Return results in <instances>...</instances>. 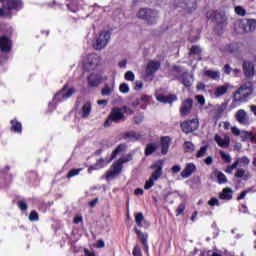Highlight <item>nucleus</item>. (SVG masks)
I'll use <instances>...</instances> for the list:
<instances>
[{
	"label": "nucleus",
	"mask_w": 256,
	"mask_h": 256,
	"mask_svg": "<svg viewBox=\"0 0 256 256\" xmlns=\"http://www.w3.org/2000/svg\"><path fill=\"white\" fill-rule=\"evenodd\" d=\"M78 173H81V169H74L71 170L68 174H67V178L71 179V177H75Z\"/></svg>",
	"instance_id": "53"
},
{
	"label": "nucleus",
	"mask_w": 256,
	"mask_h": 256,
	"mask_svg": "<svg viewBox=\"0 0 256 256\" xmlns=\"http://www.w3.org/2000/svg\"><path fill=\"white\" fill-rule=\"evenodd\" d=\"M151 169H156L150 179L157 181V179H159V177H161V175H163V167H161V165H153L151 166Z\"/></svg>",
	"instance_id": "27"
},
{
	"label": "nucleus",
	"mask_w": 256,
	"mask_h": 256,
	"mask_svg": "<svg viewBox=\"0 0 256 256\" xmlns=\"http://www.w3.org/2000/svg\"><path fill=\"white\" fill-rule=\"evenodd\" d=\"M109 41H111V33L109 31L101 32L94 41L93 47L96 51H101V49L107 47Z\"/></svg>",
	"instance_id": "5"
},
{
	"label": "nucleus",
	"mask_w": 256,
	"mask_h": 256,
	"mask_svg": "<svg viewBox=\"0 0 256 256\" xmlns=\"http://www.w3.org/2000/svg\"><path fill=\"white\" fill-rule=\"evenodd\" d=\"M0 51H2V53H9L11 51V40H9V37H0Z\"/></svg>",
	"instance_id": "15"
},
{
	"label": "nucleus",
	"mask_w": 256,
	"mask_h": 256,
	"mask_svg": "<svg viewBox=\"0 0 256 256\" xmlns=\"http://www.w3.org/2000/svg\"><path fill=\"white\" fill-rule=\"evenodd\" d=\"M114 90H115V86L114 85L109 86L108 84H106L104 86V88L102 89V95L109 96V95H111V93H113Z\"/></svg>",
	"instance_id": "37"
},
{
	"label": "nucleus",
	"mask_w": 256,
	"mask_h": 256,
	"mask_svg": "<svg viewBox=\"0 0 256 256\" xmlns=\"http://www.w3.org/2000/svg\"><path fill=\"white\" fill-rule=\"evenodd\" d=\"M192 55H199L201 53V48L199 46H193L190 50Z\"/></svg>",
	"instance_id": "54"
},
{
	"label": "nucleus",
	"mask_w": 256,
	"mask_h": 256,
	"mask_svg": "<svg viewBox=\"0 0 256 256\" xmlns=\"http://www.w3.org/2000/svg\"><path fill=\"white\" fill-rule=\"evenodd\" d=\"M29 221H39V214L37 211L33 210L30 212Z\"/></svg>",
	"instance_id": "47"
},
{
	"label": "nucleus",
	"mask_w": 256,
	"mask_h": 256,
	"mask_svg": "<svg viewBox=\"0 0 256 256\" xmlns=\"http://www.w3.org/2000/svg\"><path fill=\"white\" fill-rule=\"evenodd\" d=\"M204 75L206 77H209V79H213L214 81L219 79L221 77V73L219 71H213V70H204Z\"/></svg>",
	"instance_id": "31"
},
{
	"label": "nucleus",
	"mask_w": 256,
	"mask_h": 256,
	"mask_svg": "<svg viewBox=\"0 0 256 256\" xmlns=\"http://www.w3.org/2000/svg\"><path fill=\"white\" fill-rule=\"evenodd\" d=\"M125 113L128 115H133V111L130 109L124 108H114L112 109L108 119L105 121L104 126L111 127V123H118V121H123L125 119Z\"/></svg>",
	"instance_id": "2"
},
{
	"label": "nucleus",
	"mask_w": 256,
	"mask_h": 256,
	"mask_svg": "<svg viewBox=\"0 0 256 256\" xmlns=\"http://www.w3.org/2000/svg\"><path fill=\"white\" fill-rule=\"evenodd\" d=\"M220 155H221V158L223 159V161H225V163H231V161H232L231 155H229L223 151H220Z\"/></svg>",
	"instance_id": "45"
},
{
	"label": "nucleus",
	"mask_w": 256,
	"mask_h": 256,
	"mask_svg": "<svg viewBox=\"0 0 256 256\" xmlns=\"http://www.w3.org/2000/svg\"><path fill=\"white\" fill-rule=\"evenodd\" d=\"M184 149L187 153H193V151H195V145L187 141L184 143Z\"/></svg>",
	"instance_id": "39"
},
{
	"label": "nucleus",
	"mask_w": 256,
	"mask_h": 256,
	"mask_svg": "<svg viewBox=\"0 0 256 256\" xmlns=\"http://www.w3.org/2000/svg\"><path fill=\"white\" fill-rule=\"evenodd\" d=\"M17 205L21 211H27V209H29V206L25 200L18 201Z\"/></svg>",
	"instance_id": "42"
},
{
	"label": "nucleus",
	"mask_w": 256,
	"mask_h": 256,
	"mask_svg": "<svg viewBox=\"0 0 256 256\" xmlns=\"http://www.w3.org/2000/svg\"><path fill=\"white\" fill-rule=\"evenodd\" d=\"M234 177H236V179H246L247 180V179L251 178V172L245 170L244 168H236Z\"/></svg>",
	"instance_id": "21"
},
{
	"label": "nucleus",
	"mask_w": 256,
	"mask_h": 256,
	"mask_svg": "<svg viewBox=\"0 0 256 256\" xmlns=\"http://www.w3.org/2000/svg\"><path fill=\"white\" fill-rule=\"evenodd\" d=\"M229 89H231V85L228 83L219 85L214 89L213 95L214 97H216V99H218L219 97H223V95H226Z\"/></svg>",
	"instance_id": "12"
},
{
	"label": "nucleus",
	"mask_w": 256,
	"mask_h": 256,
	"mask_svg": "<svg viewBox=\"0 0 256 256\" xmlns=\"http://www.w3.org/2000/svg\"><path fill=\"white\" fill-rule=\"evenodd\" d=\"M126 81H135V73L133 71H127L124 75Z\"/></svg>",
	"instance_id": "44"
},
{
	"label": "nucleus",
	"mask_w": 256,
	"mask_h": 256,
	"mask_svg": "<svg viewBox=\"0 0 256 256\" xmlns=\"http://www.w3.org/2000/svg\"><path fill=\"white\" fill-rule=\"evenodd\" d=\"M191 109H193V100L187 99L182 103V106L180 108L181 115H189L191 113Z\"/></svg>",
	"instance_id": "17"
},
{
	"label": "nucleus",
	"mask_w": 256,
	"mask_h": 256,
	"mask_svg": "<svg viewBox=\"0 0 256 256\" xmlns=\"http://www.w3.org/2000/svg\"><path fill=\"white\" fill-rule=\"evenodd\" d=\"M234 163L236 164V167H248V165L251 163V160L247 156H242L237 158Z\"/></svg>",
	"instance_id": "30"
},
{
	"label": "nucleus",
	"mask_w": 256,
	"mask_h": 256,
	"mask_svg": "<svg viewBox=\"0 0 256 256\" xmlns=\"http://www.w3.org/2000/svg\"><path fill=\"white\" fill-rule=\"evenodd\" d=\"M177 215L179 216V215H181V214H183V211H185V204H180L179 206H178V208H177Z\"/></svg>",
	"instance_id": "58"
},
{
	"label": "nucleus",
	"mask_w": 256,
	"mask_h": 256,
	"mask_svg": "<svg viewBox=\"0 0 256 256\" xmlns=\"http://www.w3.org/2000/svg\"><path fill=\"white\" fill-rule=\"evenodd\" d=\"M251 93H253L251 87L241 86L234 94V101L243 103Z\"/></svg>",
	"instance_id": "6"
},
{
	"label": "nucleus",
	"mask_w": 256,
	"mask_h": 256,
	"mask_svg": "<svg viewBox=\"0 0 256 256\" xmlns=\"http://www.w3.org/2000/svg\"><path fill=\"white\" fill-rule=\"evenodd\" d=\"M101 83H103V76H101V73H92L88 77L89 87H98Z\"/></svg>",
	"instance_id": "10"
},
{
	"label": "nucleus",
	"mask_w": 256,
	"mask_h": 256,
	"mask_svg": "<svg viewBox=\"0 0 256 256\" xmlns=\"http://www.w3.org/2000/svg\"><path fill=\"white\" fill-rule=\"evenodd\" d=\"M141 101H143V103H149L151 101V97L144 95L141 97Z\"/></svg>",
	"instance_id": "61"
},
{
	"label": "nucleus",
	"mask_w": 256,
	"mask_h": 256,
	"mask_svg": "<svg viewBox=\"0 0 256 256\" xmlns=\"http://www.w3.org/2000/svg\"><path fill=\"white\" fill-rule=\"evenodd\" d=\"M91 113V102H86L82 107V117L87 119Z\"/></svg>",
	"instance_id": "33"
},
{
	"label": "nucleus",
	"mask_w": 256,
	"mask_h": 256,
	"mask_svg": "<svg viewBox=\"0 0 256 256\" xmlns=\"http://www.w3.org/2000/svg\"><path fill=\"white\" fill-rule=\"evenodd\" d=\"M219 199L231 201L233 199V189L226 187L219 193Z\"/></svg>",
	"instance_id": "20"
},
{
	"label": "nucleus",
	"mask_w": 256,
	"mask_h": 256,
	"mask_svg": "<svg viewBox=\"0 0 256 256\" xmlns=\"http://www.w3.org/2000/svg\"><path fill=\"white\" fill-rule=\"evenodd\" d=\"M156 99L160 103H173V101H177V96H175V95H169V96L158 95V96H156Z\"/></svg>",
	"instance_id": "29"
},
{
	"label": "nucleus",
	"mask_w": 256,
	"mask_h": 256,
	"mask_svg": "<svg viewBox=\"0 0 256 256\" xmlns=\"http://www.w3.org/2000/svg\"><path fill=\"white\" fill-rule=\"evenodd\" d=\"M204 163H206V165H211L213 163V157L208 156L206 159H204Z\"/></svg>",
	"instance_id": "62"
},
{
	"label": "nucleus",
	"mask_w": 256,
	"mask_h": 256,
	"mask_svg": "<svg viewBox=\"0 0 256 256\" xmlns=\"http://www.w3.org/2000/svg\"><path fill=\"white\" fill-rule=\"evenodd\" d=\"M171 170H172V173H174L175 175H177V173H179V172L181 171V166H179V165H174Z\"/></svg>",
	"instance_id": "60"
},
{
	"label": "nucleus",
	"mask_w": 256,
	"mask_h": 256,
	"mask_svg": "<svg viewBox=\"0 0 256 256\" xmlns=\"http://www.w3.org/2000/svg\"><path fill=\"white\" fill-rule=\"evenodd\" d=\"M143 221H145V217L143 213L139 212L135 214V222L138 227H143Z\"/></svg>",
	"instance_id": "36"
},
{
	"label": "nucleus",
	"mask_w": 256,
	"mask_h": 256,
	"mask_svg": "<svg viewBox=\"0 0 256 256\" xmlns=\"http://www.w3.org/2000/svg\"><path fill=\"white\" fill-rule=\"evenodd\" d=\"M10 125H11L10 131L12 133H18L19 135L23 133V124L19 122L17 118L10 120Z\"/></svg>",
	"instance_id": "16"
},
{
	"label": "nucleus",
	"mask_w": 256,
	"mask_h": 256,
	"mask_svg": "<svg viewBox=\"0 0 256 256\" xmlns=\"http://www.w3.org/2000/svg\"><path fill=\"white\" fill-rule=\"evenodd\" d=\"M243 68H244V73L246 77H253L255 73V67L253 66V63L244 62Z\"/></svg>",
	"instance_id": "26"
},
{
	"label": "nucleus",
	"mask_w": 256,
	"mask_h": 256,
	"mask_svg": "<svg viewBox=\"0 0 256 256\" xmlns=\"http://www.w3.org/2000/svg\"><path fill=\"white\" fill-rule=\"evenodd\" d=\"M247 27H248V33L251 31H255L256 29V20H246Z\"/></svg>",
	"instance_id": "40"
},
{
	"label": "nucleus",
	"mask_w": 256,
	"mask_h": 256,
	"mask_svg": "<svg viewBox=\"0 0 256 256\" xmlns=\"http://www.w3.org/2000/svg\"><path fill=\"white\" fill-rule=\"evenodd\" d=\"M132 255L133 256H143V254L141 253V247L136 244L133 251H132Z\"/></svg>",
	"instance_id": "48"
},
{
	"label": "nucleus",
	"mask_w": 256,
	"mask_h": 256,
	"mask_svg": "<svg viewBox=\"0 0 256 256\" xmlns=\"http://www.w3.org/2000/svg\"><path fill=\"white\" fill-rule=\"evenodd\" d=\"M133 159L131 154L125 155L123 158H120L118 161L114 162L111 168L106 172V179L110 181V179H115L121 171H123V163H129Z\"/></svg>",
	"instance_id": "1"
},
{
	"label": "nucleus",
	"mask_w": 256,
	"mask_h": 256,
	"mask_svg": "<svg viewBox=\"0 0 256 256\" xmlns=\"http://www.w3.org/2000/svg\"><path fill=\"white\" fill-rule=\"evenodd\" d=\"M237 164L234 162L232 165H229L225 169V173H228V175H231L233 173L234 169H237Z\"/></svg>",
	"instance_id": "50"
},
{
	"label": "nucleus",
	"mask_w": 256,
	"mask_h": 256,
	"mask_svg": "<svg viewBox=\"0 0 256 256\" xmlns=\"http://www.w3.org/2000/svg\"><path fill=\"white\" fill-rule=\"evenodd\" d=\"M73 93H75V88H70V89H68V91L66 92L65 97H71V95H73Z\"/></svg>",
	"instance_id": "63"
},
{
	"label": "nucleus",
	"mask_w": 256,
	"mask_h": 256,
	"mask_svg": "<svg viewBox=\"0 0 256 256\" xmlns=\"http://www.w3.org/2000/svg\"><path fill=\"white\" fill-rule=\"evenodd\" d=\"M135 91H140V89H143V82H135V86H134Z\"/></svg>",
	"instance_id": "59"
},
{
	"label": "nucleus",
	"mask_w": 256,
	"mask_h": 256,
	"mask_svg": "<svg viewBox=\"0 0 256 256\" xmlns=\"http://www.w3.org/2000/svg\"><path fill=\"white\" fill-rule=\"evenodd\" d=\"M181 81L185 87H191V85H193V76L190 74H184Z\"/></svg>",
	"instance_id": "32"
},
{
	"label": "nucleus",
	"mask_w": 256,
	"mask_h": 256,
	"mask_svg": "<svg viewBox=\"0 0 256 256\" xmlns=\"http://www.w3.org/2000/svg\"><path fill=\"white\" fill-rule=\"evenodd\" d=\"M100 63L101 58L95 54H91L84 63V69L87 71H95Z\"/></svg>",
	"instance_id": "7"
},
{
	"label": "nucleus",
	"mask_w": 256,
	"mask_h": 256,
	"mask_svg": "<svg viewBox=\"0 0 256 256\" xmlns=\"http://www.w3.org/2000/svg\"><path fill=\"white\" fill-rule=\"evenodd\" d=\"M157 151V144L155 143H150L146 146L145 149V154L146 155H152V153H155Z\"/></svg>",
	"instance_id": "35"
},
{
	"label": "nucleus",
	"mask_w": 256,
	"mask_h": 256,
	"mask_svg": "<svg viewBox=\"0 0 256 256\" xmlns=\"http://www.w3.org/2000/svg\"><path fill=\"white\" fill-rule=\"evenodd\" d=\"M161 67V63L159 61H150L146 68L147 75H153L157 69Z\"/></svg>",
	"instance_id": "23"
},
{
	"label": "nucleus",
	"mask_w": 256,
	"mask_h": 256,
	"mask_svg": "<svg viewBox=\"0 0 256 256\" xmlns=\"http://www.w3.org/2000/svg\"><path fill=\"white\" fill-rule=\"evenodd\" d=\"M237 50V45H235V44H232V45H229L228 47H227V53H235V51Z\"/></svg>",
	"instance_id": "56"
},
{
	"label": "nucleus",
	"mask_w": 256,
	"mask_h": 256,
	"mask_svg": "<svg viewBox=\"0 0 256 256\" xmlns=\"http://www.w3.org/2000/svg\"><path fill=\"white\" fill-rule=\"evenodd\" d=\"M195 99L197 103H199L200 107H203V105H205V97L203 95H196Z\"/></svg>",
	"instance_id": "51"
},
{
	"label": "nucleus",
	"mask_w": 256,
	"mask_h": 256,
	"mask_svg": "<svg viewBox=\"0 0 256 256\" xmlns=\"http://www.w3.org/2000/svg\"><path fill=\"white\" fill-rule=\"evenodd\" d=\"M197 171V166H195L194 163H188L186 164V167L181 172L182 179H188V177H191L193 173Z\"/></svg>",
	"instance_id": "14"
},
{
	"label": "nucleus",
	"mask_w": 256,
	"mask_h": 256,
	"mask_svg": "<svg viewBox=\"0 0 256 256\" xmlns=\"http://www.w3.org/2000/svg\"><path fill=\"white\" fill-rule=\"evenodd\" d=\"M213 175H214V177L217 178V183H219V185H223V184L227 183V181H228L227 176L219 170H215L213 172Z\"/></svg>",
	"instance_id": "28"
},
{
	"label": "nucleus",
	"mask_w": 256,
	"mask_h": 256,
	"mask_svg": "<svg viewBox=\"0 0 256 256\" xmlns=\"http://www.w3.org/2000/svg\"><path fill=\"white\" fill-rule=\"evenodd\" d=\"M94 247H96L97 249H103V247H105V242L103 240H98Z\"/></svg>",
	"instance_id": "57"
},
{
	"label": "nucleus",
	"mask_w": 256,
	"mask_h": 256,
	"mask_svg": "<svg viewBox=\"0 0 256 256\" xmlns=\"http://www.w3.org/2000/svg\"><path fill=\"white\" fill-rule=\"evenodd\" d=\"M181 127L184 133H192V131H196L199 128V122L197 120H188L183 122Z\"/></svg>",
	"instance_id": "9"
},
{
	"label": "nucleus",
	"mask_w": 256,
	"mask_h": 256,
	"mask_svg": "<svg viewBox=\"0 0 256 256\" xmlns=\"http://www.w3.org/2000/svg\"><path fill=\"white\" fill-rule=\"evenodd\" d=\"M231 132L233 135H236V137H239V136L241 137V130L238 127L236 126L231 127Z\"/></svg>",
	"instance_id": "55"
},
{
	"label": "nucleus",
	"mask_w": 256,
	"mask_h": 256,
	"mask_svg": "<svg viewBox=\"0 0 256 256\" xmlns=\"http://www.w3.org/2000/svg\"><path fill=\"white\" fill-rule=\"evenodd\" d=\"M214 139L218 147H229V144L231 143V138H229V136L221 137L220 135L216 134Z\"/></svg>",
	"instance_id": "19"
},
{
	"label": "nucleus",
	"mask_w": 256,
	"mask_h": 256,
	"mask_svg": "<svg viewBox=\"0 0 256 256\" xmlns=\"http://www.w3.org/2000/svg\"><path fill=\"white\" fill-rule=\"evenodd\" d=\"M134 231L137 234L138 239H140L141 243L144 245L146 252L149 251V245L147 244V239L149 236L147 234L141 232V230H139L137 228H135Z\"/></svg>",
	"instance_id": "24"
},
{
	"label": "nucleus",
	"mask_w": 256,
	"mask_h": 256,
	"mask_svg": "<svg viewBox=\"0 0 256 256\" xmlns=\"http://www.w3.org/2000/svg\"><path fill=\"white\" fill-rule=\"evenodd\" d=\"M63 101H65V86H63L61 90L55 94L52 102L48 104L49 110L53 111V109H55V105H57V103H63Z\"/></svg>",
	"instance_id": "8"
},
{
	"label": "nucleus",
	"mask_w": 256,
	"mask_h": 256,
	"mask_svg": "<svg viewBox=\"0 0 256 256\" xmlns=\"http://www.w3.org/2000/svg\"><path fill=\"white\" fill-rule=\"evenodd\" d=\"M170 143H171V138H169L168 136H165V137L161 138V152H162V155H167V153L169 151Z\"/></svg>",
	"instance_id": "25"
},
{
	"label": "nucleus",
	"mask_w": 256,
	"mask_h": 256,
	"mask_svg": "<svg viewBox=\"0 0 256 256\" xmlns=\"http://www.w3.org/2000/svg\"><path fill=\"white\" fill-rule=\"evenodd\" d=\"M123 151H125V145L121 144L112 152L111 158L109 160H105L103 158L98 159L93 166L88 168V173H92V171L97 169H103V167H107L109 163H111V161H113L117 155L123 153Z\"/></svg>",
	"instance_id": "3"
},
{
	"label": "nucleus",
	"mask_w": 256,
	"mask_h": 256,
	"mask_svg": "<svg viewBox=\"0 0 256 256\" xmlns=\"http://www.w3.org/2000/svg\"><path fill=\"white\" fill-rule=\"evenodd\" d=\"M235 13L240 17H245V15H247V11H245V8H243V6H236Z\"/></svg>",
	"instance_id": "41"
},
{
	"label": "nucleus",
	"mask_w": 256,
	"mask_h": 256,
	"mask_svg": "<svg viewBox=\"0 0 256 256\" xmlns=\"http://www.w3.org/2000/svg\"><path fill=\"white\" fill-rule=\"evenodd\" d=\"M7 11L21 9V0H8L3 6Z\"/></svg>",
	"instance_id": "18"
},
{
	"label": "nucleus",
	"mask_w": 256,
	"mask_h": 256,
	"mask_svg": "<svg viewBox=\"0 0 256 256\" xmlns=\"http://www.w3.org/2000/svg\"><path fill=\"white\" fill-rule=\"evenodd\" d=\"M210 207H219V199L213 197L208 201Z\"/></svg>",
	"instance_id": "49"
},
{
	"label": "nucleus",
	"mask_w": 256,
	"mask_h": 256,
	"mask_svg": "<svg viewBox=\"0 0 256 256\" xmlns=\"http://www.w3.org/2000/svg\"><path fill=\"white\" fill-rule=\"evenodd\" d=\"M235 119L240 123V125H249V117L247 116V112L243 109L236 112Z\"/></svg>",
	"instance_id": "13"
},
{
	"label": "nucleus",
	"mask_w": 256,
	"mask_h": 256,
	"mask_svg": "<svg viewBox=\"0 0 256 256\" xmlns=\"http://www.w3.org/2000/svg\"><path fill=\"white\" fill-rule=\"evenodd\" d=\"M155 185V180H152V178H149L145 185H144V189H151V187H153Z\"/></svg>",
	"instance_id": "52"
},
{
	"label": "nucleus",
	"mask_w": 256,
	"mask_h": 256,
	"mask_svg": "<svg viewBox=\"0 0 256 256\" xmlns=\"http://www.w3.org/2000/svg\"><path fill=\"white\" fill-rule=\"evenodd\" d=\"M207 155V146H203L200 148V150L197 152L196 157L198 159H201V157H205Z\"/></svg>",
	"instance_id": "43"
},
{
	"label": "nucleus",
	"mask_w": 256,
	"mask_h": 256,
	"mask_svg": "<svg viewBox=\"0 0 256 256\" xmlns=\"http://www.w3.org/2000/svg\"><path fill=\"white\" fill-rule=\"evenodd\" d=\"M119 91L120 93H124V94L129 93V84L127 83L120 84Z\"/></svg>",
	"instance_id": "46"
},
{
	"label": "nucleus",
	"mask_w": 256,
	"mask_h": 256,
	"mask_svg": "<svg viewBox=\"0 0 256 256\" xmlns=\"http://www.w3.org/2000/svg\"><path fill=\"white\" fill-rule=\"evenodd\" d=\"M84 254L86 255V256H95V252H91V251H89V249H84Z\"/></svg>",
	"instance_id": "64"
},
{
	"label": "nucleus",
	"mask_w": 256,
	"mask_h": 256,
	"mask_svg": "<svg viewBox=\"0 0 256 256\" xmlns=\"http://www.w3.org/2000/svg\"><path fill=\"white\" fill-rule=\"evenodd\" d=\"M137 17L139 19H144L149 25H154L159 19V13L152 9L141 8L137 13Z\"/></svg>",
	"instance_id": "4"
},
{
	"label": "nucleus",
	"mask_w": 256,
	"mask_h": 256,
	"mask_svg": "<svg viewBox=\"0 0 256 256\" xmlns=\"http://www.w3.org/2000/svg\"><path fill=\"white\" fill-rule=\"evenodd\" d=\"M235 28L237 33H249V29L247 26V20H239L238 22H236L235 24Z\"/></svg>",
	"instance_id": "22"
},
{
	"label": "nucleus",
	"mask_w": 256,
	"mask_h": 256,
	"mask_svg": "<svg viewBox=\"0 0 256 256\" xmlns=\"http://www.w3.org/2000/svg\"><path fill=\"white\" fill-rule=\"evenodd\" d=\"M216 115H222L225 109H227V103L218 104L214 107Z\"/></svg>",
	"instance_id": "38"
},
{
	"label": "nucleus",
	"mask_w": 256,
	"mask_h": 256,
	"mask_svg": "<svg viewBox=\"0 0 256 256\" xmlns=\"http://www.w3.org/2000/svg\"><path fill=\"white\" fill-rule=\"evenodd\" d=\"M240 137L242 141H247V139H249L250 141H253L255 139V135L253 134V132H249L245 130L241 131Z\"/></svg>",
	"instance_id": "34"
},
{
	"label": "nucleus",
	"mask_w": 256,
	"mask_h": 256,
	"mask_svg": "<svg viewBox=\"0 0 256 256\" xmlns=\"http://www.w3.org/2000/svg\"><path fill=\"white\" fill-rule=\"evenodd\" d=\"M13 183V174L5 171H0V185L1 187H9Z\"/></svg>",
	"instance_id": "11"
}]
</instances>
